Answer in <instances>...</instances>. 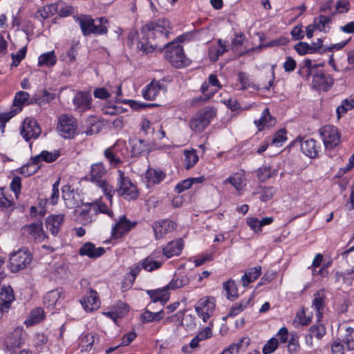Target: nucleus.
Listing matches in <instances>:
<instances>
[{"label":"nucleus","mask_w":354,"mask_h":354,"mask_svg":"<svg viewBox=\"0 0 354 354\" xmlns=\"http://www.w3.org/2000/svg\"><path fill=\"white\" fill-rule=\"evenodd\" d=\"M171 30L170 22L166 19H159L145 24L141 31L146 36V39H140L137 48L147 55L158 48L162 50L160 44L153 41L158 39L160 41L165 42Z\"/></svg>","instance_id":"nucleus-1"},{"label":"nucleus","mask_w":354,"mask_h":354,"mask_svg":"<svg viewBox=\"0 0 354 354\" xmlns=\"http://www.w3.org/2000/svg\"><path fill=\"white\" fill-rule=\"evenodd\" d=\"M323 66L324 64H313L311 59H306L304 62V67L299 72L300 74L305 73L303 77L306 80H309L312 76V85L314 88L319 91H327L333 86L334 80L330 75L319 68Z\"/></svg>","instance_id":"nucleus-2"},{"label":"nucleus","mask_w":354,"mask_h":354,"mask_svg":"<svg viewBox=\"0 0 354 354\" xmlns=\"http://www.w3.org/2000/svg\"><path fill=\"white\" fill-rule=\"evenodd\" d=\"M216 110L214 107L207 106L199 110L189 121L190 129L198 133L203 131L216 116Z\"/></svg>","instance_id":"nucleus-3"},{"label":"nucleus","mask_w":354,"mask_h":354,"mask_svg":"<svg viewBox=\"0 0 354 354\" xmlns=\"http://www.w3.org/2000/svg\"><path fill=\"white\" fill-rule=\"evenodd\" d=\"M166 47L165 57L171 65L176 68H180L189 64V59L185 57L183 47L176 41L164 44Z\"/></svg>","instance_id":"nucleus-4"},{"label":"nucleus","mask_w":354,"mask_h":354,"mask_svg":"<svg viewBox=\"0 0 354 354\" xmlns=\"http://www.w3.org/2000/svg\"><path fill=\"white\" fill-rule=\"evenodd\" d=\"M118 178L117 179V187L115 192L118 196L124 199L131 201L135 200L138 196V190L136 186L131 180L125 176L123 171L118 170Z\"/></svg>","instance_id":"nucleus-5"},{"label":"nucleus","mask_w":354,"mask_h":354,"mask_svg":"<svg viewBox=\"0 0 354 354\" xmlns=\"http://www.w3.org/2000/svg\"><path fill=\"white\" fill-rule=\"evenodd\" d=\"M32 256L28 249L23 248L10 254V268L12 272H17L30 265Z\"/></svg>","instance_id":"nucleus-6"},{"label":"nucleus","mask_w":354,"mask_h":354,"mask_svg":"<svg viewBox=\"0 0 354 354\" xmlns=\"http://www.w3.org/2000/svg\"><path fill=\"white\" fill-rule=\"evenodd\" d=\"M77 129V124L75 118L68 115L59 116L57 131L62 137L68 139L73 138L76 133Z\"/></svg>","instance_id":"nucleus-7"},{"label":"nucleus","mask_w":354,"mask_h":354,"mask_svg":"<svg viewBox=\"0 0 354 354\" xmlns=\"http://www.w3.org/2000/svg\"><path fill=\"white\" fill-rule=\"evenodd\" d=\"M319 135L326 149H333L340 142V133L337 127L326 125L319 129Z\"/></svg>","instance_id":"nucleus-8"},{"label":"nucleus","mask_w":354,"mask_h":354,"mask_svg":"<svg viewBox=\"0 0 354 354\" xmlns=\"http://www.w3.org/2000/svg\"><path fill=\"white\" fill-rule=\"evenodd\" d=\"M41 130L37 122L31 118H26L20 128V134L23 138L29 142L37 139L41 134Z\"/></svg>","instance_id":"nucleus-9"},{"label":"nucleus","mask_w":354,"mask_h":354,"mask_svg":"<svg viewBox=\"0 0 354 354\" xmlns=\"http://www.w3.org/2000/svg\"><path fill=\"white\" fill-rule=\"evenodd\" d=\"M215 306L213 297H205L198 300L195 306V310L198 316L206 322L213 315Z\"/></svg>","instance_id":"nucleus-10"},{"label":"nucleus","mask_w":354,"mask_h":354,"mask_svg":"<svg viewBox=\"0 0 354 354\" xmlns=\"http://www.w3.org/2000/svg\"><path fill=\"white\" fill-rule=\"evenodd\" d=\"M136 224V222H132L128 220L125 216H120L112 227V239H118L122 238L132 230Z\"/></svg>","instance_id":"nucleus-11"},{"label":"nucleus","mask_w":354,"mask_h":354,"mask_svg":"<svg viewBox=\"0 0 354 354\" xmlns=\"http://www.w3.org/2000/svg\"><path fill=\"white\" fill-rule=\"evenodd\" d=\"M24 343L25 334L22 327L15 328L5 340L6 347L10 352H14L17 348H19Z\"/></svg>","instance_id":"nucleus-12"},{"label":"nucleus","mask_w":354,"mask_h":354,"mask_svg":"<svg viewBox=\"0 0 354 354\" xmlns=\"http://www.w3.org/2000/svg\"><path fill=\"white\" fill-rule=\"evenodd\" d=\"M64 297L62 289L56 288L46 293L44 297V303L49 310H58L62 306Z\"/></svg>","instance_id":"nucleus-13"},{"label":"nucleus","mask_w":354,"mask_h":354,"mask_svg":"<svg viewBox=\"0 0 354 354\" xmlns=\"http://www.w3.org/2000/svg\"><path fill=\"white\" fill-rule=\"evenodd\" d=\"M176 227V224L169 219L155 221L151 225L156 239L162 238L167 233L174 230Z\"/></svg>","instance_id":"nucleus-14"},{"label":"nucleus","mask_w":354,"mask_h":354,"mask_svg":"<svg viewBox=\"0 0 354 354\" xmlns=\"http://www.w3.org/2000/svg\"><path fill=\"white\" fill-rule=\"evenodd\" d=\"M80 302L84 310L88 312L95 310L100 306L98 294L93 289H89Z\"/></svg>","instance_id":"nucleus-15"},{"label":"nucleus","mask_w":354,"mask_h":354,"mask_svg":"<svg viewBox=\"0 0 354 354\" xmlns=\"http://www.w3.org/2000/svg\"><path fill=\"white\" fill-rule=\"evenodd\" d=\"M132 156L145 155L151 151V145L149 142L139 138H133L129 140Z\"/></svg>","instance_id":"nucleus-16"},{"label":"nucleus","mask_w":354,"mask_h":354,"mask_svg":"<svg viewBox=\"0 0 354 354\" xmlns=\"http://www.w3.org/2000/svg\"><path fill=\"white\" fill-rule=\"evenodd\" d=\"M326 330L324 324L312 325L305 335V343L309 348L313 347V337L320 340L326 335Z\"/></svg>","instance_id":"nucleus-17"},{"label":"nucleus","mask_w":354,"mask_h":354,"mask_svg":"<svg viewBox=\"0 0 354 354\" xmlns=\"http://www.w3.org/2000/svg\"><path fill=\"white\" fill-rule=\"evenodd\" d=\"M64 218L65 216L63 214H51L46 217L45 220L46 226L52 235L55 236L58 234Z\"/></svg>","instance_id":"nucleus-18"},{"label":"nucleus","mask_w":354,"mask_h":354,"mask_svg":"<svg viewBox=\"0 0 354 354\" xmlns=\"http://www.w3.org/2000/svg\"><path fill=\"white\" fill-rule=\"evenodd\" d=\"M254 122L258 131H261L274 127L277 123V119L270 114L269 109L266 108L261 113L259 119L254 120Z\"/></svg>","instance_id":"nucleus-19"},{"label":"nucleus","mask_w":354,"mask_h":354,"mask_svg":"<svg viewBox=\"0 0 354 354\" xmlns=\"http://www.w3.org/2000/svg\"><path fill=\"white\" fill-rule=\"evenodd\" d=\"M165 89L163 80H153L147 85L142 91V96L147 100H153L161 90Z\"/></svg>","instance_id":"nucleus-20"},{"label":"nucleus","mask_w":354,"mask_h":354,"mask_svg":"<svg viewBox=\"0 0 354 354\" xmlns=\"http://www.w3.org/2000/svg\"><path fill=\"white\" fill-rule=\"evenodd\" d=\"M184 247V243L182 239H177L169 241L162 248V254L167 259L174 256H179Z\"/></svg>","instance_id":"nucleus-21"},{"label":"nucleus","mask_w":354,"mask_h":354,"mask_svg":"<svg viewBox=\"0 0 354 354\" xmlns=\"http://www.w3.org/2000/svg\"><path fill=\"white\" fill-rule=\"evenodd\" d=\"M169 288H167V286L162 288H159L156 290H148L147 294L151 299L152 302L150 303L147 307L153 309L152 306L157 301H160L162 305H164L169 298V294L168 292Z\"/></svg>","instance_id":"nucleus-22"},{"label":"nucleus","mask_w":354,"mask_h":354,"mask_svg":"<svg viewBox=\"0 0 354 354\" xmlns=\"http://www.w3.org/2000/svg\"><path fill=\"white\" fill-rule=\"evenodd\" d=\"M105 253V249L103 247L96 248L91 242L84 243L79 250L80 256H87L91 259H96L102 256Z\"/></svg>","instance_id":"nucleus-23"},{"label":"nucleus","mask_w":354,"mask_h":354,"mask_svg":"<svg viewBox=\"0 0 354 354\" xmlns=\"http://www.w3.org/2000/svg\"><path fill=\"white\" fill-rule=\"evenodd\" d=\"M326 293L324 290H319L314 294V299L312 306L316 310V317L318 322H320L325 306Z\"/></svg>","instance_id":"nucleus-24"},{"label":"nucleus","mask_w":354,"mask_h":354,"mask_svg":"<svg viewBox=\"0 0 354 354\" xmlns=\"http://www.w3.org/2000/svg\"><path fill=\"white\" fill-rule=\"evenodd\" d=\"M14 299L13 290L10 286L1 288L0 291V306L2 307L3 311L10 308Z\"/></svg>","instance_id":"nucleus-25"},{"label":"nucleus","mask_w":354,"mask_h":354,"mask_svg":"<svg viewBox=\"0 0 354 354\" xmlns=\"http://www.w3.org/2000/svg\"><path fill=\"white\" fill-rule=\"evenodd\" d=\"M300 148L301 151L310 158H316L318 155L319 147L316 145V140L313 138L302 141Z\"/></svg>","instance_id":"nucleus-26"},{"label":"nucleus","mask_w":354,"mask_h":354,"mask_svg":"<svg viewBox=\"0 0 354 354\" xmlns=\"http://www.w3.org/2000/svg\"><path fill=\"white\" fill-rule=\"evenodd\" d=\"M91 95L88 93L78 92L73 98V104L81 111H85L91 108Z\"/></svg>","instance_id":"nucleus-27"},{"label":"nucleus","mask_w":354,"mask_h":354,"mask_svg":"<svg viewBox=\"0 0 354 354\" xmlns=\"http://www.w3.org/2000/svg\"><path fill=\"white\" fill-rule=\"evenodd\" d=\"M165 176V174L160 169H148L145 174L147 186L150 187L160 183Z\"/></svg>","instance_id":"nucleus-28"},{"label":"nucleus","mask_w":354,"mask_h":354,"mask_svg":"<svg viewBox=\"0 0 354 354\" xmlns=\"http://www.w3.org/2000/svg\"><path fill=\"white\" fill-rule=\"evenodd\" d=\"M218 46H212L209 49V57L211 62H216L220 56L227 51V42L219 39Z\"/></svg>","instance_id":"nucleus-29"},{"label":"nucleus","mask_w":354,"mask_h":354,"mask_svg":"<svg viewBox=\"0 0 354 354\" xmlns=\"http://www.w3.org/2000/svg\"><path fill=\"white\" fill-rule=\"evenodd\" d=\"M57 3H50L38 9L35 14V17L39 20H44L57 13Z\"/></svg>","instance_id":"nucleus-30"},{"label":"nucleus","mask_w":354,"mask_h":354,"mask_svg":"<svg viewBox=\"0 0 354 354\" xmlns=\"http://www.w3.org/2000/svg\"><path fill=\"white\" fill-rule=\"evenodd\" d=\"M80 24L82 34L84 36L89 35L95 24L94 20L88 15H81L75 19Z\"/></svg>","instance_id":"nucleus-31"},{"label":"nucleus","mask_w":354,"mask_h":354,"mask_svg":"<svg viewBox=\"0 0 354 354\" xmlns=\"http://www.w3.org/2000/svg\"><path fill=\"white\" fill-rule=\"evenodd\" d=\"M28 230L30 235L37 242H41L46 238L41 223H32L28 226Z\"/></svg>","instance_id":"nucleus-32"},{"label":"nucleus","mask_w":354,"mask_h":354,"mask_svg":"<svg viewBox=\"0 0 354 354\" xmlns=\"http://www.w3.org/2000/svg\"><path fill=\"white\" fill-rule=\"evenodd\" d=\"M106 174V169L104 165L102 162L94 163L91 165L90 176L91 180L93 183L100 180L102 177Z\"/></svg>","instance_id":"nucleus-33"},{"label":"nucleus","mask_w":354,"mask_h":354,"mask_svg":"<svg viewBox=\"0 0 354 354\" xmlns=\"http://www.w3.org/2000/svg\"><path fill=\"white\" fill-rule=\"evenodd\" d=\"M140 262L142 268L147 272H153L156 270L159 269L162 265V261H158L155 259L153 254L147 257Z\"/></svg>","instance_id":"nucleus-34"},{"label":"nucleus","mask_w":354,"mask_h":354,"mask_svg":"<svg viewBox=\"0 0 354 354\" xmlns=\"http://www.w3.org/2000/svg\"><path fill=\"white\" fill-rule=\"evenodd\" d=\"M57 60V59L55 51L51 50L39 55L38 57V66L50 68L56 64Z\"/></svg>","instance_id":"nucleus-35"},{"label":"nucleus","mask_w":354,"mask_h":354,"mask_svg":"<svg viewBox=\"0 0 354 354\" xmlns=\"http://www.w3.org/2000/svg\"><path fill=\"white\" fill-rule=\"evenodd\" d=\"M261 274V266H257L249 269L241 278L243 286L244 287H247L251 282L256 280Z\"/></svg>","instance_id":"nucleus-36"},{"label":"nucleus","mask_w":354,"mask_h":354,"mask_svg":"<svg viewBox=\"0 0 354 354\" xmlns=\"http://www.w3.org/2000/svg\"><path fill=\"white\" fill-rule=\"evenodd\" d=\"M224 184H231L238 192H240L245 186V180L243 174L235 173L223 181Z\"/></svg>","instance_id":"nucleus-37"},{"label":"nucleus","mask_w":354,"mask_h":354,"mask_svg":"<svg viewBox=\"0 0 354 354\" xmlns=\"http://www.w3.org/2000/svg\"><path fill=\"white\" fill-rule=\"evenodd\" d=\"M94 183L102 191L104 194L106 196L107 199L111 204L113 201V196L115 192V189H114V187L110 185L108 181L104 179L97 180V182H95Z\"/></svg>","instance_id":"nucleus-38"},{"label":"nucleus","mask_w":354,"mask_h":354,"mask_svg":"<svg viewBox=\"0 0 354 354\" xmlns=\"http://www.w3.org/2000/svg\"><path fill=\"white\" fill-rule=\"evenodd\" d=\"M313 24L316 26V29L322 32H327L330 28L331 17L319 15L314 19Z\"/></svg>","instance_id":"nucleus-39"},{"label":"nucleus","mask_w":354,"mask_h":354,"mask_svg":"<svg viewBox=\"0 0 354 354\" xmlns=\"http://www.w3.org/2000/svg\"><path fill=\"white\" fill-rule=\"evenodd\" d=\"M165 313L163 310H160L156 313H152L149 309H146L141 315V320L144 323L152 322H158L163 319Z\"/></svg>","instance_id":"nucleus-40"},{"label":"nucleus","mask_w":354,"mask_h":354,"mask_svg":"<svg viewBox=\"0 0 354 354\" xmlns=\"http://www.w3.org/2000/svg\"><path fill=\"white\" fill-rule=\"evenodd\" d=\"M189 279L186 274H179L173 278L170 282L167 285L169 290H175L180 288L189 284Z\"/></svg>","instance_id":"nucleus-41"},{"label":"nucleus","mask_w":354,"mask_h":354,"mask_svg":"<svg viewBox=\"0 0 354 354\" xmlns=\"http://www.w3.org/2000/svg\"><path fill=\"white\" fill-rule=\"evenodd\" d=\"M277 173V169L270 166H263L257 170V176L260 181L264 182L268 178L276 176Z\"/></svg>","instance_id":"nucleus-42"},{"label":"nucleus","mask_w":354,"mask_h":354,"mask_svg":"<svg viewBox=\"0 0 354 354\" xmlns=\"http://www.w3.org/2000/svg\"><path fill=\"white\" fill-rule=\"evenodd\" d=\"M252 298L244 299L239 303H235L232 305L229 313L228 317H234L243 311L247 306L250 305Z\"/></svg>","instance_id":"nucleus-43"},{"label":"nucleus","mask_w":354,"mask_h":354,"mask_svg":"<svg viewBox=\"0 0 354 354\" xmlns=\"http://www.w3.org/2000/svg\"><path fill=\"white\" fill-rule=\"evenodd\" d=\"M185 167L187 169L192 168L198 161V156L195 149L185 150Z\"/></svg>","instance_id":"nucleus-44"},{"label":"nucleus","mask_w":354,"mask_h":354,"mask_svg":"<svg viewBox=\"0 0 354 354\" xmlns=\"http://www.w3.org/2000/svg\"><path fill=\"white\" fill-rule=\"evenodd\" d=\"M93 209V214L96 215L97 213L106 214L110 217H113V213L109 209L108 205L102 201H96L95 203L88 204Z\"/></svg>","instance_id":"nucleus-45"},{"label":"nucleus","mask_w":354,"mask_h":354,"mask_svg":"<svg viewBox=\"0 0 354 354\" xmlns=\"http://www.w3.org/2000/svg\"><path fill=\"white\" fill-rule=\"evenodd\" d=\"M44 317V311L41 308H34L30 314V317L28 320L26 321L27 324L29 325H34L39 322H40L41 320H43Z\"/></svg>","instance_id":"nucleus-46"},{"label":"nucleus","mask_w":354,"mask_h":354,"mask_svg":"<svg viewBox=\"0 0 354 354\" xmlns=\"http://www.w3.org/2000/svg\"><path fill=\"white\" fill-rule=\"evenodd\" d=\"M223 288L226 292L227 298L228 299L234 300L238 297L236 286L233 280H228L225 282Z\"/></svg>","instance_id":"nucleus-47"},{"label":"nucleus","mask_w":354,"mask_h":354,"mask_svg":"<svg viewBox=\"0 0 354 354\" xmlns=\"http://www.w3.org/2000/svg\"><path fill=\"white\" fill-rule=\"evenodd\" d=\"M94 342V336L92 334L87 333L81 337L80 346L81 352H89Z\"/></svg>","instance_id":"nucleus-48"},{"label":"nucleus","mask_w":354,"mask_h":354,"mask_svg":"<svg viewBox=\"0 0 354 354\" xmlns=\"http://www.w3.org/2000/svg\"><path fill=\"white\" fill-rule=\"evenodd\" d=\"M29 94L26 91H19L15 94L13 101V108L22 109V106L25 104L29 98Z\"/></svg>","instance_id":"nucleus-49"},{"label":"nucleus","mask_w":354,"mask_h":354,"mask_svg":"<svg viewBox=\"0 0 354 354\" xmlns=\"http://www.w3.org/2000/svg\"><path fill=\"white\" fill-rule=\"evenodd\" d=\"M104 155L111 167H117L123 162L121 157L115 154L114 152L113 153L109 148L105 149Z\"/></svg>","instance_id":"nucleus-50"},{"label":"nucleus","mask_w":354,"mask_h":354,"mask_svg":"<svg viewBox=\"0 0 354 354\" xmlns=\"http://www.w3.org/2000/svg\"><path fill=\"white\" fill-rule=\"evenodd\" d=\"M287 131L285 129H281L274 135L270 144L277 147L282 146L283 143L287 140Z\"/></svg>","instance_id":"nucleus-51"},{"label":"nucleus","mask_w":354,"mask_h":354,"mask_svg":"<svg viewBox=\"0 0 354 354\" xmlns=\"http://www.w3.org/2000/svg\"><path fill=\"white\" fill-rule=\"evenodd\" d=\"M342 341L346 345L348 350H354V329L353 328L347 327L346 328V333Z\"/></svg>","instance_id":"nucleus-52"},{"label":"nucleus","mask_w":354,"mask_h":354,"mask_svg":"<svg viewBox=\"0 0 354 354\" xmlns=\"http://www.w3.org/2000/svg\"><path fill=\"white\" fill-rule=\"evenodd\" d=\"M261 189H262V192H254V194H261L260 200L262 202H267L270 201L276 193V188L274 187H268Z\"/></svg>","instance_id":"nucleus-53"},{"label":"nucleus","mask_w":354,"mask_h":354,"mask_svg":"<svg viewBox=\"0 0 354 354\" xmlns=\"http://www.w3.org/2000/svg\"><path fill=\"white\" fill-rule=\"evenodd\" d=\"M88 209H83L79 215V219L84 225L91 223L93 221V216L95 215L93 214V209H91V206H88Z\"/></svg>","instance_id":"nucleus-54"},{"label":"nucleus","mask_w":354,"mask_h":354,"mask_svg":"<svg viewBox=\"0 0 354 354\" xmlns=\"http://www.w3.org/2000/svg\"><path fill=\"white\" fill-rule=\"evenodd\" d=\"M337 280H339L342 278L344 283L347 285H351L352 281L354 280V268L345 270L344 272H337Z\"/></svg>","instance_id":"nucleus-55"},{"label":"nucleus","mask_w":354,"mask_h":354,"mask_svg":"<svg viewBox=\"0 0 354 354\" xmlns=\"http://www.w3.org/2000/svg\"><path fill=\"white\" fill-rule=\"evenodd\" d=\"M21 111V108L15 109L12 108V110L0 113V124L1 127H4L5 124L7 122H8L12 118L16 115L19 112Z\"/></svg>","instance_id":"nucleus-56"},{"label":"nucleus","mask_w":354,"mask_h":354,"mask_svg":"<svg viewBox=\"0 0 354 354\" xmlns=\"http://www.w3.org/2000/svg\"><path fill=\"white\" fill-rule=\"evenodd\" d=\"M59 156V151L57 150L51 152L44 150L40 153V157H41L42 160L46 162H53L55 161Z\"/></svg>","instance_id":"nucleus-57"},{"label":"nucleus","mask_w":354,"mask_h":354,"mask_svg":"<svg viewBox=\"0 0 354 354\" xmlns=\"http://www.w3.org/2000/svg\"><path fill=\"white\" fill-rule=\"evenodd\" d=\"M107 20L104 17L98 19L99 24L93 25L91 34L94 35H105L107 32V28L104 25V23L106 22Z\"/></svg>","instance_id":"nucleus-58"},{"label":"nucleus","mask_w":354,"mask_h":354,"mask_svg":"<svg viewBox=\"0 0 354 354\" xmlns=\"http://www.w3.org/2000/svg\"><path fill=\"white\" fill-rule=\"evenodd\" d=\"M13 205V202L8 198L3 188H0V209L3 210L11 207Z\"/></svg>","instance_id":"nucleus-59"},{"label":"nucleus","mask_w":354,"mask_h":354,"mask_svg":"<svg viewBox=\"0 0 354 354\" xmlns=\"http://www.w3.org/2000/svg\"><path fill=\"white\" fill-rule=\"evenodd\" d=\"M354 107V100H344L342 105L339 106L337 108V114L338 117H339L342 114H344L348 110L353 109Z\"/></svg>","instance_id":"nucleus-60"},{"label":"nucleus","mask_w":354,"mask_h":354,"mask_svg":"<svg viewBox=\"0 0 354 354\" xmlns=\"http://www.w3.org/2000/svg\"><path fill=\"white\" fill-rule=\"evenodd\" d=\"M126 148V143L124 140H118L113 146L109 147L111 151H114V153L121 157L124 158V155L122 153V149Z\"/></svg>","instance_id":"nucleus-61"},{"label":"nucleus","mask_w":354,"mask_h":354,"mask_svg":"<svg viewBox=\"0 0 354 354\" xmlns=\"http://www.w3.org/2000/svg\"><path fill=\"white\" fill-rule=\"evenodd\" d=\"M350 4L346 0H340L337 1L335 4V10L332 12L331 15L334 16L337 13H345L349 10Z\"/></svg>","instance_id":"nucleus-62"},{"label":"nucleus","mask_w":354,"mask_h":354,"mask_svg":"<svg viewBox=\"0 0 354 354\" xmlns=\"http://www.w3.org/2000/svg\"><path fill=\"white\" fill-rule=\"evenodd\" d=\"M26 47H23L17 51L16 54H12V66H17L22 59L26 57Z\"/></svg>","instance_id":"nucleus-63"},{"label":"nucleus","mask_w":354,"mask_h":354,"mask_svg":"<svg viewBox=\"0 0 354 354\" xmlns=\"http://www.w3.org/2000/svg\"><path fill=\"white\" fill-rule=\"evenodd\" d=\"M278 339L277 338H271L263 346V353L270 354L273 353L278 347Z\"/></svg>","instance_id":"nucleus-64"}]
</instances>
